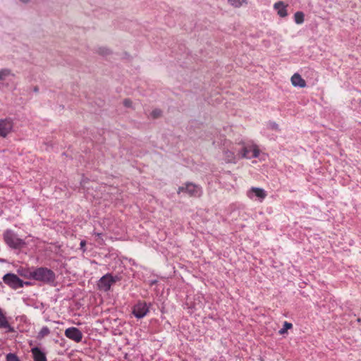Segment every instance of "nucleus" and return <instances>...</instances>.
<instances>
[{
  "label": "nucleus",
  "instance_id": "1a4fd4ad",
  "mask_svg": "<svg viewBox=\"0 0 361 361\" xmlns=\"http://www.w3.org/2000/svg\"><path fill=\"white\" fill-rule=\"evenodd\" d=\"M114 282L115 279L114 277L111 274H107L99 279L98 287L102 290L108 291Z\"/></svg>",
  "mask_w": 361,
  "mask_h": 361
},
{
  "label": "nucleus",
  "instance_id": "5701e85b",
  "mask_svg": "<svg viewBox=\"0 0 361 361\" xmlns=\"http://www.w3.org/2000/svg\"><path fill=\"white\" fill-rule=\"evenodd\" d=\"M85 245H86V241L84 240H81L80 243V249L82 250V252H85V251H86Z\"/></svg>",
  "mask_w": 361,
  "mask_h": 361
},
{
  "label": "nucleus",
  "instance_id": "a211bd4d",
  "mask_svg": "<svg viewBox=\"0 0 361 361\" xmlns=\"http://www.w3.org/2000/svg\"><path fill=\"white\" fill-rule=\"evenodd\" d=\"M305 15L302 11H298L294 15L295 23L302 24L304 22Z\"/></svg>",
  "mask_w": 361,
  "mask_h": 361
},
{
  "label": "nucleus",
  "instance_id": "f257e3e1",
  "mask_svg": "<svg viewBox=\"0 0 361 361\" xmlns=\"http://www.w3.org/2000/svg\"><path fill=\"white\" fill-rule=\"evenodd\" d=\"M32 276L33 280L47 284L54 283L56 279L54 272L46 267L32 269Z\"/></svg>",
  "mask_w": 361,
  "mask_h": 361
},
{
  "label": "nucleus",
  "instance_id": "39448f33",
  "mask_svg": "<svg viewBox=\"0 0 361 361\" xmlns=\"http://www.w3.org/2000/svg\"><path fill=\"white\" fill-rule=\"evenodd\" d=\"M4 282L13 289L23 287L24 284L30 285V282H23L14 274H6L3 277Z\"/></svg>",
  "mask_w": 361,
  "mask_h": 361
},
{
  "label": "nucleus",
  "instance_id": "a878e982",
  "mask_svg": "<svg viewBox=\"0 0 361 361\" xmlns=\"http://www.w3.org/2000/svg\"><path fill=\"white\" fill-rule=\"evenodd\" d=\"M123 104L126 106L130 107L132 104V102L130 99H125Z\"/></svg>",
  "mask_w": 361,
  "mask_h": 361
},
{
  "label": "nucleus",
  "instance_id": "cd10ccee",
  "mask_svg": "<svg viewBox=\"0 0 361 361\" xmlns=\"http://www.w3.org/2000/svg\"><path fill=\"white\" fill-rule=\"evenodd\" d=\"M272 128H275V129H277L278 128V125L276 123H273Z\"/></svg>",
  "mask_w": 361,
  "mask_h": 361
},
{
  "label": "nucleus",
  "instance_id": "412c9836",
  "mask_svg": "<svg viewBox=\"0 0 361 361\" xmlns=\"http://www.w3.org/2000/svg\"><path fill=\"white\" fill-rule=\"evenodd\" d=\"M228 1L231 6L238 8L242 6V3L244 1L243 0H228Z\"/></svg>",
  "mask_w": 361,
  "mask_h": 361
},
{
  "label": "nucleus",
  "instance_id": "bb28decb",
  "mask_svg": "<svg viewBox=\"0 0 361 361\" xmlns=\"http://www.w3.org/2000/svg\"><path fill=\"white\" fill-rule=\"evenodd\" d=\"M93 234L95 235L99 238H100L102 235V234L101 233H97V232H94Z\"/></svg>",
  "mask_w": 361,
  "mask_h": 361
},
{
  "label": "nucleus",
  "instance_id": "2eb2a0df",
  "mask_svg": "<svg viewBox=\"0 0 361 361\" xmlns=\"http://www.w3.org/2000/svg\"><path fill=\"white\" fill-rule=\"evenodd\" d=\"M0 328L6 329L7 332H13L14 329L9 324L2 310L0 309Z\"/></svg>",
  "mask_w": 361,
  "mask_h": 361
},
{
  "label": "nucleus",
  "instance_id": "4468645a",
  "mask_svg": "<svg viewBox=\"0 0 361 361\" xmlns=\"http://www.w3.org/2000/svg\"><path fill=\"white\" fill-rule=\"evenodd\" d=\"M292 85L295 87H305L306 82L304 79L302 78L301 75L298 73H295L291 77Z\"/></svg>",
  "mask_w": 361,
  "mask_h": 361
},
{
  "label": "nucleus",
  "instance_id": "20e7f679",
  "mask_svg": "<svg viewBox=\"0 0 361 361\" xmlns=\"http://www.w3.org/2000/svg\"><path fill=\"white\" fill-rule=\"evenodd\" d=\"M259 155V149L256 145H250L247 146H243L240 149H238V158H245L250 159L252 158H257Z\"/></svg>",
  "mask_w": 361,
  "mask_h": 361
},
{
  "label": "nucleus",
  "instance_id": "6ab92c4d",
  "mask_svg": "<svg viewBox=\"0 0 361 361\" xmlns=\"http://www.w3.org/2000/svg\"><path fill=\"white\" fill-rule=\"evenodd\" d=\"M11 71L8 68L0 70V80H4L7 77L11 75Z\"/></svg>",
  "mask_w": 361,
  "mask_h": 361
},
{
  "label": "nucleus",
  "instance_id": "b1692460",
  "mask_svg": "<svg viewBox=\"0 0 361 361\" xmlns=\"http://www.w3.org/2000/svg\"><path fill=\"white\" fill-rule=\"evenodd\" d=\"M161 115V111L159 109H155L152 112V116L153 118H157Z\"/></svg>",
  "mask_w": 361,
  "mask_h": 361
},
{
  "label": "nucleus",
  "instance_id": "c85d7f7f",
  "mask_svg": "<svg viewBox=\"0 0 361 361\" xmlns=\"http://www.w3.org/2000/svg\"><path fill=\"white\" fill-rule=\"evenodd\" d=\"M23 3H27L29 1V0H20Z\"/></svg>",
  "mask_w": 361,
  "mask_h": 361
},
{
  "label": "nucleus",
  "instance_id": "9d476101",
  "mask_svg": "<svg viewBox=\"0 0 361 361\" xmlns=\"http://www.w3.org/2000/svg\"><path fill=\"white\" fill-rule=\"evenodd\" d=\"M247 195L250 199L257 198L262 201L267 197V192L262 188L252 187L247 192Z\"/></svg>",
  "mask_w": 361,
  "mask_h": 361
},
{
  "label": "nucleus",
  "instance_id": "6e6552de",
  "mask_svg": "<svg viewBox=\"0 0 361 361\" xmlns=\"http://www.w3.org/2000/svg\"><path fill=\"white\" fill-rule=\"evenodd\" d=\"M64 334L68 338L76 343H80L83 336L82 331L76 327H69L66 329Z\"/></svg>",
  "mask_w": 361,
  "mask_h": 361
},
{
  "label": "nucleus",
  "instance_id": "f03ea898",
  "mask_svg": "<svg viewBox=\"0 0 361 361\" xmlns=\"http://www.w3.org/2000/svg\"><path fill=\"white\" fill-rule=\"evenodd\" d=\"M4 238L6 245L12 249H22L26 245L25 240L18 238V235L11 230L5 231Z\"/></svg>",
  "mask_w": 361,
  "mask_h": 361
},
{
  "label": "nucleus",
  "instance_id": "f3484780",
  "mask_svg": "<svg viewBox=\"0 0 361 361\" xmlns=\"http://www.w3.org/2000/svg\"><path fill=\"white\" fill-rule=\"evenodd\" d=\"M50 334V330L47 326H43L40 331L38 332L37 335V338L38 340H42L45 336H48Z\"/></svg>",
  "mask_w": 361,
  "mask_h": 361
},
{
  "label": "nucleus",
  "instance_id": "7ed1b4c3",
  "mask_svg": "<svg viewBox=\"0 0 361 361\" xmlns=\"http://www.w3.org/2000/svg\"><path fill=\"white\" fill-rule=\"evenodd\" d=\"M185 193L191 197H199L202 195V188L198 185L191 182H187L184 185L178 188L177 193Z\"/></svg>",
  "mask_w": 361,
  "mask_h": 361
},
{
  "label": "nucleus",
  "instance_id": "423d86ee",
  "mask_svg": "<svg viewBox=\"0 0 361 361\" xmlns=\"http://www.w3.org/2000/svg\"><path fill=\"white\" fill-rule=\"evenodd\" d=\"M149 311V305L144 301H138L133 307L132 313L137 319L145 317Z\"/></svg>",
  "mask_w": 361,
  "mask_h": 361
},
{
  "label": "nucleus",
  "instance_id": "aec40b11",
  "mask_svg": "<svg viewBox=\"0 0 361 361\" xmlns=\"http://www.w3.org/2000/svg\"><path fill=\"white\" fill-rule=\"evenodd\" d=\"M293 327V324L291 323H289L288 322H285L283 323V328L281 329L279 331V334L283 335L287 333V331L288 329H290Z\"/></svg>",
  "mask_w": 361,
  "mask_h": 361
},
{
  "label": "nucleus",
  "instance_id": "ddd939ff",
  "mask_svg": "<svg viewBox=\"0 0 361 361\" xmlns=\"http://www.w3.org/2000/svg\"><path fill=\"white\" fill-rule=\"evenodd\" d=\"M274 9L277 11L278 15L281 18L287 16L286 6L282 1H278L274 5Z\"/></svg>",
  "mask_w": 361,
  "mask_h": 361
},
{
  "label": "nucleus",
  "instance_id": "dca6fc26",
  "mask_svg": "<svg viewBox=\"0 0 361 361\" xmlns=\"http://www.w3.org/2000/svg\"><path fill=\"white\" fill-rule=\"evenodd\" d=\"M18 273L25 279H32V269L21 268L18 270Z\"/></svg>",
  "mask_w": 361,
  "mask_h": 361
},
{
  "label": "nucleus",
  "instance_id": "9b49d317",
  "mask_svg": "<svg viewBox=\"0 0 361 361\" xmlns=\"http://www.w3.org/2000/svg\"><path fill=\"white\" fill-rule=\"evenodd\" d=\"M31 353L34 361H47V357L44 352H43L39 348L34 347L31 349Z\"/></svg>",
  "mask_w": 361,
  "mask_h": 361
},
{
  "label": "nucleus",
  "instance_id": "4be33fe9",
  "mask_svg": "<svg viewBox=\"0 0 361 361\" xmlns=\"http://www.w3.org/2000/svg\"><path fill=\"white\" fill-rule=\"evenodd\" d=\"M6 361H20L16 354L8 353L6 355Z\"/></svg>",
  "mask_w": 361,
  "mask_h": 361
},
{
  "label": "nucleus",
  "instance_id": "393cba45",
  "mask_svg": "<svg viewBox=\"0 0 361 361\" xmlns=\"http://www.w3.org/2000/svg\"><path fill=\"white\" fill-rule=\"evenodd\" d=\"M99 53L102 55H106L109 53V51L106 48H99Z\"/></svg>",
  "mask_w": 361,
  "mask_h": 361
},
{
  "label": "nucleus",
  "instance_id": "0eeeda50",
  "mask_svg": "<svg viewBox=\"0 0 361 361\" xmlns=\"http://www.w3.org/2000/svg\"><path fill=\"white\" fill-rule=\"evenodd\" d=\"M13 128V122L11 118L0 119V137H6L11 133Z\"/></svg>",
  "mask_w": 361,
  "mask_h": 361
},
{
  "label": "nucleus",
  "instance_id": "f8f14e48",
  "mask_svg": "<svg viewBox=\"0 0 361 361\" xmlns=\"http://www.w3.org/2000/svg\"><path fill=\"white\" fill-rule=\"evenodd\" d=\"M237 151L236 149H235ZM224 160L227 163H236V161L240 159L238 158V152L235 154L233 151L226 150L224 153Z\"/></svg>",
  "mask_w": 361,
  "mask_h": 361
}]
</instances>
